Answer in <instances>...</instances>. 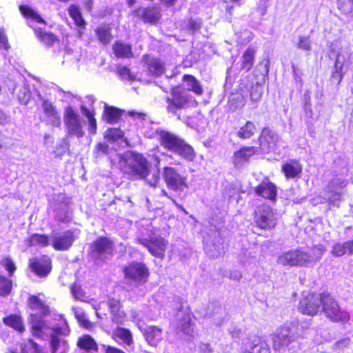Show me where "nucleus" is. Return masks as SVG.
Segmentation results:
<instances>
[{
    "mask_svg": "<svg viewBox=\"0 0 353 353\" xmlns=\"http://www.w3.org/2000/svg\"><path fill=\"white\" fill-rule=\"evenodd\" d=\"M117 72L120 77L125 79L134 80V77L131 74L130 70L125 66H120L117 68Z\"/></svg>",
    "mask_w": 353,
    "mask_h": 353,
    "instance_id": "obj_58",
    "label": "nucleus"
},
{
    "mask_svg": "<svg viewBox=\"0 0 353 353\" xmlns=\"http://www.w3.org/2000/svg\"><path fill=\"white\" fill-rule=\"evenodd\" d=\"M28 246L46 247L51 244V240L45 234H33L26 240Z\"/></svg>",
    "mask_w": 353,
    "mask_h": 353,
    "instance_id": "obj_36",
    "label": "nucleus"
},
{
    "mask_svg": "<svg viewBox=\"0 0 353 353\" xmlns=\"http://www.w3.org/2000/svg\"><path fill=\"white\" fill-rule=\"evenodd\" d=\"M102 348L104 350L105 353H125L123 351L108 345H102Z\"/></svg>",
    "mask_w": 353,
    "mask_h": 353,
    "instance_id": "obj_64",
    "label": "nucleus"
},
{
    "mask_svg": "<svg viewBox=\"0 0 353 353\" xmlns=\"http://www.w3.org/2000/svg\"><path fill=\"white\" fill-rule=\"evenodd\" d=\"M63 123L67 136L81 138L85 135L83 127L85 121L71 106L64 109Z\"/></svg>",
    "mask_w": 353,
    "mask_h": 353,
    "instance_id": "obj_4",
    "label": "nucleus"
},
{
    "mask_svg": "<svg viewBox=\"0 0 353 353\" xmlns=\"http://www.w3.org/2000/svg\"><path fill=\"white\" fill-rule=\"evenodd\" d=\"M321 302L322 293L310 294L301 299L298 310L303 314L314 316L320 310Z\"/></svg>",
    "mask_w": 353,
    "mask_h": 353,
    "instance_id": "obj_12",
    "label": "nucleus"
},
{
    "mask_svg": "<svg viewBox=\"0 0 353 353\" xmlns=\"http://www.w3.org/2000/svg\"><path fill=\"white\" fill-rule=\"evenodd\" d=\"M303 332H299L297 323H285L279 327L272 338L273 347L276 350H281L288 347L292 343L296 341Z\"/></svg>",
    "mask_w": 353,
    "mask_h": 353,
    "instance_id": "obj_2",
    "label": "nucleus"
},
{
    "mask_svg": "<svg viewBox=\"0 0 353 353\" xmlns=\"http://www.w3.org/2000/svg\"><path fill=\"white\" fill-rule=\"evenodd\" d=\"M123 111L107 104L104 105L103 119L108 123L114 124L119 121Z\"/></svg>",
    "mask_w": 353,
    "mask_h": 353,
    "instance_id": "obj_31",
    "label": "nucleus"
},
{
    "mask_svg": "<svg viewBox=\"0 0 353 353\" xmlns=\"http://www.w3.org/2000/svg\"><path fill=\"white\" fill-rule=\"evenodd\" d=\"M177 315L179 318L178 327L185 334L189 336H193L194 326L192 322L191 314L189 313H184L182 311H179Z\"/></svg>",
    "mask_w": 353,
    "mask_h": 353,
    "instance_id": "obj_24",
    "label": "nucleus"
},
{
    "mask_svg": "<svg viewBox=\"0 0 353 353\" xmlns=\"http://www.w3.org/2000/svg\"><path fill=\"white\" fill-rule=\"evenodd\" d=\"M212 348L209 343H201L198 347V353H212Z\"/></svg>",
    "mask_w": 353,
    "mask_h": 353,
    "instance_id": "obj_62",
    "label": "nucleus"
},
{
    "mask_svg": "<svg viewBox=\"0 0 353 353\" xmlns=\"http://www.w3.org/2000/svg\"><path fill=\"white\" fill-rule=\"evenodd\" d=\"M11 353H41L39 346L32 339H28L21 343L19 350H12Z\"/></svg>",
    "mask_w": 353,
    "mask_h": 353,
    "instance_id": "obj_37",
    "label": "nucleus"
},
{
    "mask_svg": "<svg viewBox=\"0 0 353 353\" xmlns=\"http://www.w3.org/2000/svg\"><path fill=\"white\" fill-rule=\"evenodd\" d=\"M18 99L21 103L26 104L30 97V94L25 86L20 88L19 92L17 94Z\"/></svg>",
    "mask_w": 353,
    "mask_h": 353,
    "instance_id": "obj_56",
    "label": "nucleus"
},
{
    "mask_svg": "<svg viewBox=\"0 0 353 353\" xmlns=\"http://www.w3.org/2000/svg\"><path fill=\"white\" fill-rule=\"evenodd\" d=\"M46 117L48 123L54 127H59L61 125V118L57 110L48 114Z\"/></svg>",
    "mask_w": 353,
    "mask_h": 353,
    "instance_id": "obj_51",
    "label": "nucleus"
},
{
    "mask_svg": "<svg viewBox=\"0 0 353 353\" xmlns=\"http://www.w3.org/2000/svg\"><path fill=\"white\" fill-rule=\"evenodd\" d=\"M3 323L18 332H22L24 330V325L21 318L17 315H10L6 318H3Z\"/></svg>",
    "mask_w": 353,
    "mask_h": 353,
    "instance_id": "obj_41",
    "label": "nucleus"
},
{
    "mask_svg": "<svg viewBox=\"0 0 353 353\" xmlns=\"http://www.w3.org/2000/svg\"><path fill=\"white\" fill-rule=\"evenodd\" d=\"M137 242L146 248L154 256L163 259L168 241L160 235L151 234L148 238L139 237Z\"/></svg>",
    "mask_w": 353,
    "mask_h": 353,
    "instance_id": "obj_7",
    "label": "nucleus"
},
{
    "mask_svg": "<svg viewBox=\"0 0 353 353\" xmlns=\"http://www.w3.org/2000/svg\"><path fill=\"white\" fill-rule=\"evenodd\" d=\"M12 281L6 276L0 274V296H7L11 292Z\"/></svg>",
    "mask_w": 353,
    "mask_h": 353,
    "instance_id": "obj_46",
    "label": "nucleus"
},
{
    "mask_svg": "<svg viewBox=\"0 0 353 353\" xmlns=\"http://www.w3.org/2000/svg\"><path fill=\"white\" fill-rule=\"evenodd\" d=\"M345 63H346L347 66H353V51L345 49L341 50L336 57L332 79L336 81L338 84L341 83L345 73L344 70Z\"/></svg>",
    "mask_w": 353,
    "mask_h": 353,
    "instance_id": "obj_10",
    "label": "nucleus"
},
{
    "mask_svg": "<svg viewBox=\"0 0 353 353\" xmlns=\"http://www.w3.org/2000/svg\"><path fill=\"white\" fill-rule=\"evenodd\" d=\"M0 264L8 272L10 276H12L16 270V265L10 256L2 258Z\"/></svg>",
    "mask_w": 353,
    "mask_h": 353,
    "instance_id": "obj_50",
    "label": "nucleus"
},
{
    "mask_svg": "<svg viewBox=\"0 0 353 353\" xmlns=\"http://www.w3.org/2000/svg\"><path fill=\"white\" fill-rule=\"evenodd\" d=\"M338 8L345 14L353 15V0H338Z\"/></svg>",
    "mask_w": 353,
    "mask_h": 353,
    "instance_id": "obj_49",
    "label": "nucleus"
},
{
    "mask_svg": "<svg viewBox=\"0 0 353 353\" xmlns=\"http://www.w3.org/2000/svg\"><path fill=\"white\" fill-rule=\"evenodd\" d=\"M142 61L150 74L153 76L159 77L165 71L164 63L157 57L145 54L143 57Z\"/></svg>",
    "mask_w": 353,
    "mask_h": 353,
    "instance_id": "obj_20",
    "label": "nucleus"
},
{
    "mask_svg": "<svg viewBox=\"0 0 353 353\" xmlns=\"http://www.w3.org/2000/svg\"><path fill=\"white\" fill-rule=\"evenodd\" d=\"M279 137L273 131L268 128H264L259 139L261 150L264 152H269L276 144Z\"/></svg>",
    "mask_w": 353,
    "mask_h": 353,
    "instance_id": "obj_21",
    "label": "nucleus"
},
{
    "mask_svg": "<svg viewBox=\"0 0 353 353\" xmlns=\"http://www.w3.org/2000/svg\"><path fill=\"white\" fill-rule=\"evenodd\" d=\"M53 332L50 334V346L52 353H65L68 350V345L67 341L60 337V334H66L69 330L68 327L65 325L64 327L54 326L52 328Z\"/></svg>",
    "mask_w": 353,
    "mask_h": 353,
    "instance_id": "obj_16",
    "label": "nucleus"
},
{
    "mask_svg": "<svg viewBox=\"0 0 353 353\" xmlns=\"http://www.w3.org/2000/svg\"><path fill=\"white\" fill-rule=\"evenodd\" d=\"M326 249L323 245H316L306 250V259L308 265L320 260Z\"/></svg>",
    "mask_w": 353,
    "mask_h": 353,
    "instance_id": "obj_30",
    "label": "nucleus"
},
{
    "mask_svg": "<svg viewBox=\"0 0 353 353\" xmlns=\"http://www.w3.org/2000/svg\"><path fill=\"white\" fill-rule=\"evenodd\" d=\"M247 350L250 353H270L268 344L261 338L255 336L249 343Z\"/></svg>",
    "mask_w": 353,
    "mask_h": 353,
    "instance_id": "obj_26",
    "label": "nucleus"
},
{
    "mask_svg": "<svg viewBox=\"0 0 353 353\" xmlns=\"http://www.w3.org/2000/svg\"><path fill=\"white\" fill-rule=\"evenodd\" d=\"M30 266L39 276H46L52 269L51 259L48 256L33 258L30 260Z\"/></svg>",
    "mask_w": 353,
    "mask_h": 353,
    "instance_id": "obj_19",
    "label": "nucleus"
},
{
    "mask_svg": "<svg viewBox=\"0 0 353 353\" xmlns=\"http://www.w3.org/2000/svg\"><path fill=\"white\" fill-rule=\"evenodd\" d=\"M254 221L257 226L262 229L269 230L274 228L276 219L274 212L268 205H260L255 211Z\"/></svg>",
    "mask_w": 353,
    "mask_h": 353,
    "instance_id": "obj_13",
    "label": "nucleus"
},
{
    "mask_svg": "<svg viewBox=\"0 0 353 353\" xmlns=\"http://www.w3.org/2000/svg\"><path fill=\"white\" fill-rule=\"evenodd\" d=\"M108 305L112 314V321L116 323H122L124 321L125 314L121 310V303L115 299H110Z\"/></svg>",
    "mask_w": 353,
    "mask_h": 353,
    "instance_id": "obj_27",
    "label": "nucleus"
},
{
    "mask_svg": "<svg viewBox=\"0 0 353 353\" xmlns=\"http://www.w3.org/2000/svg\"><path fill=\"white\" fill-rule=\"evenodd\" d=\"M255 192L258 195L271 201H274L277 195L276 187L271 182H262L256 187Z\"/></svg>",
    "mask_w": 353,
    "mask_h": 353,
    "instance_id": "obj_25",
    "label": "nucleus"
},
{
    "mask_svg": "<svg viewBox=\"0 0 353 353\" xmlns=\"http://www.w3.org/2000/svg\"><path fill=\"white\" fill-rule=\"evenodd\" d=\"M257 132L256 125L251 121H247L241 127L237 132V136L241 139H248Z\"/></svg>",
    "mask_w": 353,
    "mask_h": 353,
    "instance_id": "obj_38",
    "label": "nucleus"
},
{
    "mask_svg": "<svg viewBox=\"0 0 353 353\" xmlns=\"http://www.w3.org/2000/svg\"><path fill=\"white\" fill-rule=\"evenodd\" d=\"M112 252L113 243L106 237H99L91 245V255L96 260H105Z\"/></svg>",
    "mask_w": 353,
    "mask_h": 353,
    "instance_id": "obj_15",
    "label": "nucleus"
},
{
    "mask_svg": "<svg viewBox=\"0 0 353 353\" xmlns=\"http://www.w3.org/2000/svg\"><path fill=\"white\" fill-rule=\"evenodd\" d=\"M282 171L286 178H296L301 174L302 166L298 161L291 160L282 166Z\"/></svg>",
    "mask_w": 353,
    "mask_h": 353,
    "instance_id": "obj_28",
    "label": "nucleus"
},
{
    "mask_svg": "<svg viewBox=\"0 0 353 353\" xmlns=\"http://www.w3.org/2000/svg\"><path fill=\"white\" fill-rule=\"evenodd\" d=\"M28 305L33 310H38L41 315L49 313V307L37 296H31L28 299Z\"/></svg>",
    "mask_w": 353,
    "mask_h": 353,
    "instance_id": "obj_35",
    "label": "nucleus"
},
{
    "mask_svg": "<svg viewBox=\"0 0 353 353\" xmlns=\"http://www.w3.org/2000/svg\"><path fill=\"white\" fill-rule=\"evenodd\" d=\"M77 345L88 352H98L99 347L94 339L88 334H84L78 339Z\"/></svg>",
    "mask_w": 353,
    "mask_h": 353,
    "instance_id": "obj_29",
    "label": "nucleus"
},
{
    "mask_svg": "<svg viewBox=\"0 0 353 353\" xmlns=\"http://www.w3.org/2000/svg\"><path fill=\"white\" fill-rule=\"evenodd\" d=\"M163 178L168 188L174 192H181L188 188L187 174L174 167H164Z\"/></svg>",
    "mask_w": 353,
    "mask_h": 353,
    "instance_id": "obj_6",
    "label": "nucleus"
},
{
    "mask_svg": "<svg viewBox=\"0 0 353 353\" xmlns=\"http://www.w3.org/2000/svg\"><path fill=\"white\" fill-rule=\"evenodd\" d=\"M31 325L32 334L35 336H41V332L46 327L45 322L36 314H31Z\"/></svg>",
    "mask_w": 353,
    "mask_h": 353,
    "instance_id": "obj_43",
    "label": "nucleus"
},
{
    "mask_svg": "<svg viewBox=\"0 0 353 353\" xmlns=\"http://www.w3.org/2000/svg\"><path fill=\"white\" fill-rule=\"evenodd\" d=\"M113 52L118 58H132L133 53L132 46L129 44L117 41L112 47Z\"/></svg>",
    "mask_w": 353,
    "mask_h": 353,
    "instance_id": "obj_32",
    "label": "nucleus"
},
{
    "mask_svg": "<svg viewBox=\"0 0 353 353\" xmlns=\"http://www.w3.org/2000/svg\"><path fill=\"white\" fill-rule=\"evenodd\" d=\"M76 239L74 232L66 230L62 232H53L51 238V245L57 251L68 250Z\"/></svg>",
    "mask_w": 353,
    "mask_h": 353,
    "instance_id": "obj_14",
    "label": "nucleus"
},
{
    "mask_svg": "<svg viewBox=\"0 0 353 353\" xmlns=\"http://www.w3.org/2000/svg\"><path fill=\"white\" fill-rule=\"evenodd\" d=\"M37 37L43 44L51 46L57 41L56 37L50 32L42 31L40 28H34Z\"/></svg>",
    "mask_w": 353,
    "mask_h": 353,
    "instance_id": "obj_42",
    "label": "nucleus"
},
{
    "mask_svg": "<svg viewBox=\"0 0 353 353\" xmlns=\"http://www.w3.org/2000/svg\"><path fill=\"white\" fill-rule=\"evenodd\" d=\"M299 49L310 51L311 50V40L309 37L300 36L298 42Z\"/></svg>",
    "mask_w": 353,
    "mask_h": 353,
    "instance_id": "obj_53",
    "label": "nucleus"
},
{
    "mask_svg": "<svg viewBox=\"0 0 353 353\" xmlns=\"http://www.w3.org/2000/svg\"><path fill=\"white\" fill-rule=\"evenodd\" d=\"M68 12L70 16L72 18V19L74 21L75 24L80 27V28H84L85 27V21L82 18L81 14L79 11V9L77 6L74 5H72L70 6L68 9Z\"/></svg>",
    "mask_w": 353,
    "mask_h": 353,
    "instance_id": "obj_45",
    "label": "nucleus"
},
{
    "mask_svg": "<svg viewBox=\"0 0 353 353\" xmlns=\"http://www.w3.org/2000/svg\"><path fill=\"white\" fill-rule=\"evenodd\" d=\"M96 34L99 41L103 44H108L110 42L112 37L110 32V28L106 26L99 27L96 30Z\"/></svg>",
    "mask_w": 353,
    "mask_h": 353,
    "instance_id": "obj_47",
    "label": "nucleus"
},
{
    "mask_svg": "<svg viewBox=\"0 0 353 353\" xmlns=\"http://www.w3.org/2000/svg\"><path fill=\"white\" fill-rule=\"evenodd\" d=\"M114 336L122 340L125 345H130L133 343V339L130 331L128 329L118 327L114 332Z\"/></svg>",
    "mask_w": 353,
    "mask_h": 353,
    "instance_id": "obj_44",
    "label": "nucleus"
},
{
    "mask_svg": "<svg viewBox=\"0 0 353 353\" xmlns=\"http://www.w3.org/2000/svg\"><path fill=\"white\" fill-rule=\"evenodd\" d=\"M19 9H20L21 14L26 18L30 20V21L28 22V25L30 27H32V25L31 24L32 22H36V23H42V24L46 23V21L40 16V14L38 12H37L32 8L27 6H21Z\"/></svg>",
    "mask_w": 353,
    "mask_h": 353,
    "instance_id": "obj_33",
    "label": "nucleus"
},
{
    "mask_svg": "<svg viewBox=\"0 0 353 353\" xmlns=\"http://www.w3.org/2000/svg\"><path fill=\"white\" fill-rule=\"evenodd\" d=\"M321 311L327 318L334 322H346L349 314L343 310L335 299L329 293H322Z\"/></svg>",
    "mask_w": 353,
    "mask_h": 353,
    "instance_id": "obj_5",
    "label": "nucleus"
},
{
    "mask_svg": "<svg viewBox=\"0 0 353 353\" xmlns=\"http://www.w3.org/2000/svg\"><path fill=\"white\" fill-rule=\"evenodd\" d=\"M255 50L248 48L241 57V69L248 72L252 68L254 62Z\"/></svg>",
    "mask_w": 353,
    "mask_h": 353,
    "instance_id": "obj_39",
    "label": "nucleus"
},
{
    "mask_svg": "<svg viewBox=\"0 0 353 353\" xmlns=\"http://www.w3.org/2000/svg\"><path fill=\"white\" fill-rule=\"evenodd\" d=\"M119 167L124 173L134 179H145L149 173L148 161L139 153H130L121 157Z\"/></svg>",
    "mask_w": 353,
    "mask_h": 353,
    "instance_id": "obj_1",
    "label": "nucleus"
},
{
    "mask_svg": "<svg viewBox=\"0 0 353 353\" xmlns=\"http://www.w3.org/2000/svg\"><path fill=\"white\" fill-rule=\"evenodd\" d=\"M183 79L188 90L192 91L196 94H201L203 93L202 87L194 77L185 74L183 76Z\"/></svg>",
    "mask_w": 353,
    "mask_h": 353,
    "instance_id": "obj_40",
    "label": "nucleus"
},
{
    "mask_svg": "<svg viewBox=\"0 0 353 353\" xmlns=\"http://www.w3.org/2000/svg\"><path fill=\"white\" fill-rule=\"evenodd\" d=\"M270 0H260L258 6V10L261 15L265 14L268 7V2Z\"/></svg>",
    "mask_w": 353,
    "mask_h": 353,
    "instance_id": "obj_63",
    "label": "nucleus"
},
{
    "mask_svg": "<svg viewBox=\"0 0 353 353\" xmlns=\"http://www.w3.org/2000/svg\"><path fill=\"white\" fill-rule=\"evenodd\" d=\"M190 97V96L185 90L179 87L173 88L171 91V97H167L165 99L168 112L176 115L178 110L183 109L188 105Z\"/></svg>",
    "mask_w": 353,
    "mask_h": 353,
    "instance_id": "obj_8",
    "label": "nucleus"
},
{
    "mask_svg": "<svg viewBox=\"0 0 353 353\" xmlns=\"http://www.w3.org/2000/svg\"><path fill=\"white\" fill-rule=\"evenodd\" d=\"M142 332L148 343L156 347L163 339V331L159 327L150 325L142 330Z\"/></svg>",
    "mask_w": 353,
    "mask_h": 353,
    "instance_id": "obj_22",
    "label": "nucleus"
},
{
    "mask_svg": "<svg viewBox=\"0 0 353 353\" xmlns=\"http://www.w3.org/2000/svg\"><path fill=\"white\" fill-rule=\"evenodd\" d=\"M331 253H332V256H334L335 257H340V256L345 255L344 250H343L341 243H335L332 247Z\"/></svg>",
    "mask_w": 353,
    "mask_h": 353,
    "instance_id": "obj_59",
    "label": "nucleus"
},
{
    "mask_svg": "<svg viewBox=\"0 0 353 353\" xmlns=\"http://www.w3.org/2000/svg\"><path fill=\"white\" fill-rule=\"evenodd\" d=\"M132 14L142 19L144 22L154 23L160 19L161 10L159 6L140 7L134 10Z\"/></svg>",
    "mask_w": 353,
    "mask_h": 353,
    "instance_id": "obj_18",
    "label": "nucleus"
},
{
    "mask_svg": "<svg viewBox=\"0 0 353 353\" xmlns=\"http://www.w3.org/2000/svg\"><path fill=\"white\" fill-rule=\"evenodd\" d=\"M125 283L130 290L147 282L149 270L143 263L132 262L123 269Z\"/></svg>",
    "mask_w": 353,
    "mask_h": 353,
    "instance_id": "obj_3",
    "label": "nucleus"
},
{
    "mask_svg": "<svg viewBox=\"0 0 353 353\" xmlns=\"http://www.w3.org/2000/svg\"><path fill=\"white\" fill-rule=\"evenodd\" d=\"M263 94L262 87L259 85H256L252 87L250 92L251 99L254 101H258Z\"/></svg>",
    "mask_w": 353,
    "mask_h": 353,
    "instance_id": "obj_57",
    "label": "nucleus"
},
{
    "mask_svg": "<svg viewBox=\"0 0 353 353\" xmlns=\"http://www.w3.org/2000/svg\"><path fill=\"white\" fill-rule=\"evenodd\" d=\"M0 45L6 50H8L10 48L7 36L6 35L5 32L3 30H0Z\"/></svg>",
    "mask_w": 353,
    "mask_h": 353,
    "instance_id": "obj_61",
    "label": "nucleus"
},
{
    "mask_svg": "<svg viewBox=\"0 0 353 353\" xmlns=\"http://www.w3.org/2000/svg\"><path fill=\"white\" fill-rule=\"evenodd\" d=\"M178 147L179 148H176L174 153H176L188 161H192L194 160L196 154L192 146L182 140Z\"/></svg>",
    "mask_w": 353,
    "mask_h": 353,
    "instance_id": "obj_34",
    "label": "nucleus"
},
{
    "mask_svg": "<svg viewBox=\"0 0 353 353\" xmlns=\"http://www.w3.org/2000/svg\"><path fill=\"white\" fill-rule=\"evenodd\" d=\"M42 108L46 116L55 111V108L48 100H44L42 104Z\"/></svg>",
    "mask_w": 353,
    "mask_h": 353,
    "instance_id": "obj_60",
    "label": "nucleus"
},
{
    "mask_svg": "<svg viewBox=\"0 0 353 353\" xmlns=\"http://www.w3.org/2000/svg\"><path fill=\"white\" fill-rule=\"evenodd\" d=\"M146 135L148 138H154L158 137L160 144L167 150L175 152L183 139L177 137L176 134L161 129H156L152 132H147Z\"/></svg>",
    "mask_w": 353,
    "mask_h": 353,
    "instance_id": "obj_11",
    "label": "nucleus"
},
{
    "mask_svg": "<svg viewBox=\"0 0 353 353\" xmlns=\"http://www.w3.org/2000/svg\"><path fill=\"white\" fill-rule=\"evenodd\" d=\"M278 264L283 266H307L306 250L292 249L280 254L276 260Z\"/></svg>",
    "mask_w": 353,
    "mask_h": 353,
    "instance_id": "obj_9",
    "label": "nucleus"
},
{
    "mask_svg": "<svg viewBox=\"0 0 353 353\" xmlns=\"http://www.w3.org/2000/svg\"><path fill=\"white\" fill-rule=\"evenodd\" d=\"M71 292L76 299L85 301V293L79 285L74 284L71 288Z\"/></svg>",
    "mask_w": 353,
    "mask_h": 353,
    "instance_id": "obj_54",
    "label": "nucleus"
},
{
    "mask_svg": "<svg viewBox=\"0 0 353 353\" xmlns=\"http://www.w3.org/2000/svg\"><path fill=\"white\" fill-rule=\"evenodd\" d=\"M204 249L210 257L216 258L223 252V240L218 232L213 233V238L210 236L205 241Z\"/></svg>",
    "mask_w": 353,
    "mask_h": 353,
    "instance_id": "obj_17",
    "label": "nucleus"
},
{
    "mask_svg": "<svg viewBox=\"0 0 353 353\" xmlns=\"http://www.w3.org/2000/svg\"><path fill=\"white\" fill-rule=\"evenodd\" d=\"M74 316L78 321L86 329H91L92 327V323L85 317L83 312L80 309L72 307Z\"/></svg>",
    "mask_w": 353,
    "mask_h": 353,
    "instance_id": "obj_48",
    "label": "nucleus"
},
{
    "mask_svg": "<svg viewBox=\"0 0 353 353\" xmlns=\"http://www.w3.org/2000/svg\"><path fill=\"white\" fill-rule=\"evenodd\" d=\"M123 137V132L117 128H111L106 132L105 137L116 141Z\"/></svg>",
    "mask_w": 353,
    "mask_h": 353,
    "instance_id": "obj_52",
    "label": "nucleus"
},
{
    "mask_svg": "<svg viewBox=\"0 0 353 353\" xmlns=\"http://www.w3.org/2000/svg\"><path fill=\"white\" fill-rule=\"evenodd\" d=\"M256 152L254 147H243L235 152L232 157L233 163L236 167H242Z\"/></svg>",
    "mask_w": 353,
    "mask_h": 353,
    "instance_id": "obj_23",
    "label": "nucleus"
},
{
    "mask_svg": "<svg viewBox=\"0 0 353 353\" xmlns=\"http://www.w3.org/2000/svg\"><path fill=\"white\" fill-rule=\"evenodd\" d=\"M109 146L103 143H99L95 148L94 154L97 158L108 154Z\"/></svg>",
    "mask_w": 353,
    "mask_h": 353,
    "instance_id": "obj_55",
    "label": "nucleus"
}]
</instances>
